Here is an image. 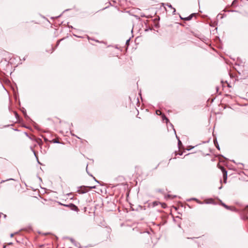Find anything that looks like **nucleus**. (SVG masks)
I'll list each match as a JSON object with an SVG mask.
<instances>
[{"instance_id":"f257e3e1","label":"nucleus","mask_w":248,"mask_h":248,"mask_svg":"<svg viewBox=\"0 0 248 248\" xmlns=\"http://www.w3.org/2000/svg\"><path fill=\"white\" fill-rule=\"evenodd\" d=\"M28 203L30 208L37 212L43 211L46 209L45 203L36 197L30 198Z\"/></svg>"},{"instance_id":"f03ea898","label":"nucleus","mask_w":248,"mask_h":248,"mask_svg":"<svg viewBox=\"0 0 248 248\" xmlns=\"http://www.w3.org/2000/svg\"><path fill=\"white\" fill-rule=\"evenodd\" d=\"M60 204L62 205L63 206L68 207L70 208V209L76 211L77 212L78 211L79 209L77 206L73 203H70V204H64L61 203H59Z\"/></svg>"},{"instance_id":"7ed1b4c3","label":"nucleus","mask_w":248,"mask_h":248,"mask_svg":"<svg viewBox=\"0 0 248 248\" xmlns=\"http://www.w3.org/2000/svg\"><path fill=\"white\" fill-rule=\"evenodd\" d=\"M222 173H223L224 182L225 183H226V181H227V172L226 170H225V171H223V172H222Z\"/></svg>"},{"instance_id":"20e7f679","label":"nucleus","mask_w":248,"mask_h":248,"mask_svg":"<svg viewBox=\"0 0 248 248\" xmlns=\"http://www.w3.org/2000/svg\"><path fill=\"white\" fill-rule=\"evenodd\" d=\"M193 16V14H192L190 16H188V17L184 18V19L186 20H190L192 18Z\"/></svg>"},{"instance_id":"39448f33","label":"nucleus","mask_w":248,"mask_h":248,"mask_svg":"<svg viewBox=\"0 0 248 248\" xmlns=\"http://www.w3.org/2000/svg\"><path fill=\"white\" fill-rule=\"evenodd\" d=\"M52 142L53 143H60V142L58 138L53 139L52 140Z\"/></svg>"},{"instance_id":"423d86ee","label":"nucleus","mask_w":248,"mask_h":248,"mask_svg":"<svg viewBox=\"0 0 248 248\" xmlns=\"http://www.w3.org/2000/svg\"><path fill=\"white\" fill-rule=\"evenodd\" d=\"M86 187L90 188V189H92V188H96V186H93V185L87 186H86Z\"/></svg>"},{"instance_id":"0eeeda50","label":"nucleus","mask_w":248,"mask_h":248,"mask_svg":"<svg viewBox=\"0 0 248 248\" xmlns=\"http://www.w3.org/2000/svg\"><path fill=\"white\" fill-rule=\"evenodd\" d=\"M8 181H12L13 182V184H11L12 186L13 187L15 186V180L13 179H10L9 180H8Z\"/></svg>"},{"instance_id":"6e6552de","label":"nucleus","mask_w":248,"mask_h":248,"mask_svg":"<svg viewBox=\"0 0 248 248\" xmlns=\"http://www.w3.org/2000/svg\"><path fill=\"white\" fill-rule=\"evenodd\" d=\"M156 114L157 115H161L162 113H161V111L159 110H157L156 111Z\"/></svg>"},{"instance_id":"1a4fd4ad","label":"nucleus","mask_w":248,"mask_h":248,"mask_svg":"<svg viewBox=\"0 0 248 248\" xmlns=\"http://www.w3.org/2000/svg\"><path fill=\"white\" fill-rule=\"evenodd\" d=\"M219 168L222 170V172H223V171L226 170L222 166H219Z\"/></svg>"},{"instance_id":"9d476101","label":"nucleus","mask_w":248,"mask_h":248,"mask_svg":"<svg viewBox=\"0 0 248 248\" xmlns=\"http://www.w3.org/2000/svg\"><path fill=\"white\" fill-rule=\"evenodd\" d=\"M222 205L224 207H225L226 209H230V207L229 206H228L227 205H226V204H225L224 203H222Z\"/></svg>"},{"instance_id":"9b49d317","label":"nucleus","mask_w":248,"mask_h":248,"mask_svg":"<svg viewBox=\"0 0 248 248\" xmlns=\"http://www.w3.org/2000/svg\"><path fill=\"white\" fill-rule=\"evenodd\" d=\"M178 145H179V148L180 149L181 148V146L182 145V143H181L180 140H179Z\"/></svg>"},{"instance_id":"f8f14e48","label":"nucleus","mask_w":248,"mask_h":248,"mask_svg":"<svg viewBox=\"0 0 248 248\" xmlns=\"http://www.w3.org/2000/svg\"><path fill=\"white\" fill-rule=\"evenodd\" d=\"M162 118H163V119H165V120H166L167 122L169 121L168 119L167 118H166L165 115H163L162 116Z\"/></svg>"},{"instance_id":"ddd939ff","label":"nucleus","mask_w":248,"mask_h":248,"mask_svg":"<svg viewBox=\"0 0 248 248\" xmlns=\"http://www.w3.org/2000/svg\"><path fill=\"white\" fill-rule=\"evenodd\" d=\"M245 210L246 212H248V206L246 207Z\"/></svg>"},{"instance_id":"4468645a","label":"nucleus","mask_w":248,"mask_h":248,"mask_svg":"<svg viewBox=\"0 0 248 248\" xmlns=\"http://www.w3.org/2000/svg\"><path fill=\"white\" fill-rule=\"evenodd\" d=\"M236 0H234L232 2V5L235 4V2H236Z\"/></svg>"},{"instance_id":"2eb2a0df","label":"nucleus","mask_w":248,"mask_h":248,"mask_svg":"<svg viewBox=\"0 0 248 248\" xmlns=\"http://www.w3.org/2000/svg\"><path fill=\"white\" fill-rule=\"evenodd\" d=\"M182 154H183V152H180H180H179V153H178V154H179V155H182Z\"/></svg>"},{"instance_id":"dca6fc26","label":"nucleus","mask_w":248,"mask_h":248,"mask_svg":"<svg viewBox=\"0 0 248 248\" xmlns=\"http://www.w3.org/2000/svg\"><path fill=\"white\" fill-rule=\"evenodd\" d=\"M13 236H14V234H11V236L13 237Z\"/></svg>"},{"instance_id":"f3484780","label":"nucleus","mask_w":248,"mask_h":248,"mask_svg":"<svg viewBox=\"0 0 248 248\" xmlns=\"http://www.w3.org/2000/svg\"><path fill=\"white\" fill-rule=\"evenodd\" d=\"M173 12H174L175 11V9H173Z\"/></svg>"}]
</instances>
